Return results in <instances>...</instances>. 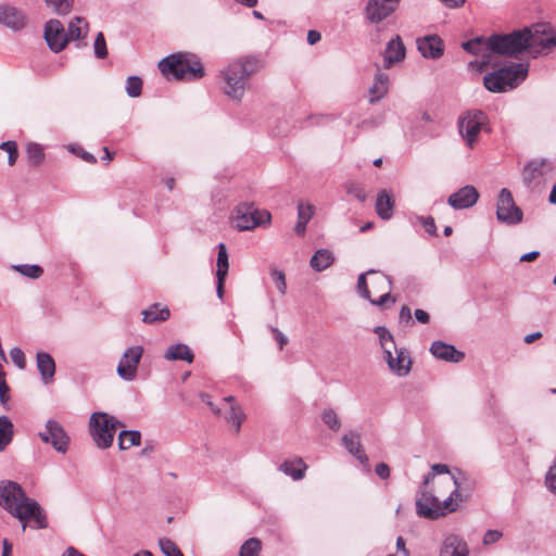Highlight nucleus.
I'll list each match as a JSON object with an SVG mask.
<instances>
[{"label": "nucleus", "mask_w": 556, "mask_h": 556, "mask_svg": "<svg viewBox=\"0 0 556 556\" xmlns=\"http://www.w3.org/2000/svg\"><path fill=\"white\" fill-rule=\"evenodd\" d=\"M0 507L22 522V531L27 526L39 530L48 527L47 514L40 504L28 497L17 482L0 481Z\"/></svg>", "instance_id": "nucleus-1"}, {"label": "nucleus", "mask_w": 556, "mask_h": 556, "mask_svg": "<svg viewBox=\"0 0 556 556\" xmlns=\"http://www.w3.org/2000/svg\"><path fill=\"white\" fill-rule=\"evenodd\" d=\"M467 480L463 471H458V476L444 477L441 484L452 490L443 501H440L439 496L429 491V489L419 488L416 500L418 516L435 520L448 513L455 511L458 507L457 501L462 502L468 496V494H465L468 488L464 486Z\"/></svg>", "instance_id": "nucleus-2"}, {"label": "nucleus", "mask_w": 556, "mask_h": 556, "mask_svg": "<svg viewBox=\"0 0 556 556\" xmlns=\"http://www.w3.org/2000/svg\"><path fill=\"white\" fill-rule=\"evenodd\" d=\"M258 68V60L247 58L230 63L224 71L222 77L225 81L224 92L233 100H241L251 76Z\"/></svg>", "instance_id": "nucleus-3"}, {"label": "nucleus", "mask_w": 556, "mask_h": 556, "mask_svg": "<svg viewBox=\"0 0 556 556\" xmlns=\"http://www.w3.org/2000/svg\"><path fill=\"white\" fill-rule=\"evenodd\" d=\"M356 287L359 296L372 305L382 306L389 300L395 302L391 296L392 280L379 270L368 269L358 275Z\"/></svg>", "instance_id": "nucleus-4"}, {"label": "nucleus", "mask_w": 556, "mask_h": 556, "mask_svg": "<svg viewBox=\"0 0 556 556\" xmlns=\"http://www.w3.org/2000/svg\"><path fill=\"white\" fill-rule=\"evenodd\" d=\"M163 75L176 79L198 80L204 76V68L198 55L189 52L173 53L159 62Z\"/></svg>", "instance_id": "nucleus-5"}, {"label": "nucleus", "mask_w": 556, "mask_h": 556, "mask_svg": "<svg viewBox=\"0 0 556 556\" xmlns=\"http://www.w3.org/2000/svg\"><path fill=\"white\" fill-rule=\"evenodd\" d=\"M374 332L379 337L389 369L399 377L407 376L412 367L409 354L404 349H397L393 336L386 327L377 326Z\"/></svg>", "instance_id": "nucleus-6"}, {"label": "nucleus", "mask_w": 556, "mask_h": 556, "mask_svg": "<svg viewBox=\"0 0 556 556\" xmlns=\"http://www.w3.org/2000/svg\"><path fill=\"white\" fill-rule=\"evenodd\" d=\"M530 28L514 30L509 34H493L490 36L491 51L495 55L518 58L529 48Z\"/></svg>", "instance_id": "nucleus-7"}, {"label": "nucleus", "mask_w": 556, "mask_h": 556, "mask_svg": "<svg viewBox=\"0 0 556 556\" xmlns=\"http://www.w3.org/2000/svg\"><path fill=\"white\" fill-rule=\"evenodd\" d=\"M118 427H123V425L106 413H92L89 419V434L96 446L102 450L112 446Z\"/></svg>", "instance_id": "nucleus-8"}, {"label": "nucleus", "mask_w": 556, "mask_h": 556, "mask_svg": "<svg viewBox=\"0 0 556 556\" xmlns=\"http://www.w3.org/2000/svg\"><path fill=\"white\" fill-rule=\"evenodd\" d=\"M489 117L482 110H470L458 119V131L467 147L473 148L479 134L486 128Z\"/></svg>", "instance_id": "nucleus-9"}, {"label": "nucleus", "mask_w": 556, "mask_h": 556, "mask_svg": "<svg viewBox=\"0 0 556 556\" xmlns=\"http://www.w3.org/2000/svg\"><path fill=\"white\" fill-rule=\"evenodd\" d=\"M270 214L267 211H258L253 204L241 203L232 213V224L239 231L252 230L255 227L269 223Z\"/></svg>", "instance_id": "nucleus-10"}, {"label": "nucleus", "mask_w": 556, "mask_h": 556, "mask_svg": "<svg viewBox=\"0 0 556 556\" xmlns=\"http://www.w3.org/2000/svg\"><path fill=\"white\" fill-rule=\"evenodd\" d=\"M530 28L528 50L533 58L549 52L556 47V29L548 24H535Z\"/></svg>", "instance_id": "nucleus-11"}, {"label": "nucleus", "mask_w": 556, "mask_h": 556, "mask_svg": "<svg viewBox=\"0 0 556 556\" xmlns=\"http://www.w3.org/2000/svg\"><path fill=\"white\" fill-rule=\"evenodd\" d=\"M496 218L500 223L514 226L522 222L523 212L515 203L513 193L507 188L501 189L496 203Z\"/></svg>", "instance_id": "nucleus-12"}, {"label": "nucleus", "mask_w": 556, "mask_h": 556, "mask_svg": "<svg viewBox=\"0 0 556 556\" xmlns=\"http://www.w3.org/2000/svg\"><path fill=\"white\" fill-rule=\"evenodd\" d=\"M554 165L548 159H534L522 169V181L529 189L540 187L552 175Z\"/></svg>", "instance_id": "nucleus-13"}, {"label": "nucleus", "mask_w": 556, "mask_h": 556, "mask_svg": "<svg viewBox=\"0 0 556 556\" xmlns=\"http://www.w3.org/2000/svg\"><path fill=\"white\" fill-rule=\"evenodd\" d=\"M42 442L51 444L59 453L65 454L70 445V437L60 422L49 419L43 431L38 433Z\"/></svg>", "instance_id": "nucleus-14"}, {"label": "nucleus", "mask_w": 556, "mask_h": 556, "mask_svg": "<svg viewBox=\"0 0 556 556\" xmlns=\"http://www.w3.org/2000/svg\"><path fill=\"white\" fill-rule=\"evenodd\" d=\"M142 355L143 348L141 345L130 346L124 352L116 369L121 379L125 381L135 380Z\"/></svg>", "instance_id": "nucleus-15"}, {"label": "nucleus", "mask_w": 556, "mask_h": 556, "mask_svg": "<svg viewBox=\"0 0 556 556\" xmlns=\"http://www.w3.org/2000/svg\"><path fill=\"white\" fill-rule=\"evenodd\" d=\"M399 2L400 0H368L365 16L370 23L378 24L396 10Z\"/></svg>", "instance_id": "nucleus-16"}, {"label": "nucleus", "mask_w": 556, "mask_h": 556, "mask_svg": "<svg viewBox=\"0 0 556 556\" xmlns=\"http://www.w3.org/2000/svg\"><path fill=\"white\" fill-rule=\"evenodd\" d=\"M45 39L53 52L62 51L68 42L65 28L59 20H50L46 23Z\"/></svg>", "instance_id": "nucleus-17"}, {"label": "nucleus", "mask_w": 556, "mask_h": 556, "mask_svg": "<svg viewBox=\"0 0 556 556\" xmlns=\"http://www.w3.org/2000/svg\"><path fill=\"white\" fill-rule=\"evenodd\" d=\"M26 24L27 17L21 9L10 3H0V25L17 31L23 29Z\"/></svg>", "instance_id": "nucleus-18"}, {"label": "nucleus", "mask_w": 556, "mask_h": 556, "mask_svg": "<svg viewBox=\"0 0 556 556\" xmlns=\"http://www.w3.org/2000/svg\"><path fill=\"white\" fill-rule=\"evenodd\" d=\"M500 70H505L503 74V87L505 92L517 88L528 76L529 63H510Z\"/></svg>", "instance_id": "nucleus-19"}, {"label": "nucleus", "mask_w": 556, "mask_h": 556, "mask_svg": "<svg viewBox=\"0 0 556 556\" xmlns=\"http://www.w3.org/2000/svg\"><path fill=\"white\" fill-rule=\"evenodd\" d=\"M479 199L478 190L467 185L447 198V204L454 210H466L473 206Z\"/></svg>", "instance_id": "nucleus-20"}, {"label": "nucleus", "mask_w": 556, "mask_h": 556, "mask_svg": "<svg viewBox=\"0 0 556 556\" xmlns=\"http://www.w3.org/2000/svg\"><path fill=\"white\" fill-rule=\"evenodd\" d=\"M406 48L402 38L396 35L388 43L382 53L383 68L389 70L405 59Z\"/></svg>", "instance_id": "nucleus-21"}, {"label": "nucleus", "mask_w": 556, "mask_h": 556, "mask_svg": "<svg viewBox=\"0 0 556 556\" xmlns=\"http://www.w3.org/2000/svg\"><path fill=\"white\" fill-rule=\"evenodd\" d=\"M417 49L426 59H439L444 53L442 39L437 35H428L417 39Z\"/></svg>", "instance_id": "nucleus-22"}, {"label": "nucleus", "mask_w": 556, "mask_h": 556, "mask_svg": "<svg viewBox=\"0 0 556 556\" xmlns=\"http://www.w3.org/2000/svg\"><path fill=\"white\" fill-rule=\"evenodd\" d=\"M462 48L471 54L479 55L482 58L480 68L486 66L491 61V56L493 55V52L491 51L490 47V37H476L473 39L463 42Z\"/></svg>", "instance_id": "nucleus-23"}, {"label": "nucleus", "mask_w": 556, "mask_h": 556, "mask_svg": "<svg viewBox=\"0 0 556 556\" xmlns=\"http://www.w3.org/2000/svg\"><path fill=\"white\" fill-rule=\"evenodd\" d=\"M430 353L438 359L459 363L465 358V353L458 351L454 345L437 340L430 346Z\"/></svg>", "instance_id": "nucleus-24"}, {"label": "nucleus", "mask_w": 556, "mask_h": 556, "mask_svg": "<svg viewBox=\"0 0 556 556\" xmlns=\"http://www.w3.org/2000/svg\"><path fill=\"white\" fill-rule=\"evenodd\" d=\"M36 365L43 383L53 381L55 375V362L47 352H38L36 354Z\"/></svg>", "instance_id": "nucleus-25"}, {"label": "nucleus", "mask_w": 556, "mask_h": 556, "mask_svg": "<svg viewBox=\"0 0 556 556\" xmlns=\"http://www.w3.org/2000/svg\"><path fill=\"white\" fill-rule=\"evenodd\" d=\"M440 556H468V548L460 538L451 534L443 541Z\"/></svg>", "instance_id": "nucleus-26"}, {"label": "nucleus", "mask_w": 556, "mask_h": 556, "mask_svg": "<svg viewBox=\"0 0 556 556\" xmlns=\"http://www.w3.org/2000/svg\"><path fill=\"white\" fill-rule=\"evenodd\" d=\"M394 204L392 193L386 189L381 190L375 204L377 215L383 220H389L393 215Z\"/></svg>", "instance_id": "nucleus-27"}, {"label": "nucleus", "mask_w": 556, "mask_h": 556, "mask_svg": "<svg viewBox=\"0 0 556 556\" xmlns=\"http://www.w3.org/2000/svg\"><path fill=\"white\" fill-rule=\"evenodd\" d=\"M343 446L351 453L359 463L366 464L368 457L365 454L359 441V434L356 432L345 433L342 439Z\"/></svg>", "instance_id": "nucleus-28"}, {"label": "nucleus", "mask_w": 556, "mask_h": 556, "mask_svg": "<svg viewBox=\"0 0 556 556\" xmlns=\"http://www.w3.org/2000/svg\"><path fill=\"white\" fill-rule=\"evenodd\" d=\"M142 320L146 324H154L167 320L170 316V312L167 306H164L161 303H154L147 309L142 311Z\"/></svg>", "instance_id": "nucleus-29"}, {"label": "nucleus", "mask_w": 556, "mask_h": 556, "mask_svg": "<svg viewBox=\"0 0 556 556\" xmlns=\"http://www.w3.org/2000/svg\"><path fill=\"white\" fill-rule=\"evenodd\" d=\"M164 358L167 361H186L188 363H192L194 355L188 345L177 343L167 348Z\"/></svg>", "instance_id": "nucleus-30"}, {"label": "nucleus", "mask_w": 556, "mask_h": 556, "mask_svg": "<svg viewBox=\"0 0 556 556\" xmlns=\"http://www.w3.org/2000/svg\"><path fill=\"white\" fill-rule=\"evenodd\" d=\"M307 466L303 462L302 458H294L290 460H285L279 469L287 476L291 477L293 480H301L304 478V472Z\"/></svg>", "instance_id": "nucleus-31"}, {"label": "nucleus", "mask_w": 556, "mask_h": 556, "mask_svg": "<svg viewBox=\"0 0 556 556\" xmlns=\"http://www.w3.org/2000/svg\"><path fill=\"white\" fill-rule=\"evenodd\" d=\"M389 75L386 73H377L372 83V86L369 89L370 93V102H376L380 100L389 90Z\"/></svg>", "instance_id": "nucleus-32"}, {"label": "nucleus", "mask_w": 556, "mask_h": 556, "mask_svg": "<svg viewBox=\"0 0 556 556\" xmlns=\"http://www.w3.org/2000/svg\"><path fill=\"white\" fill-rule=\"evenodd\" d=\"M505 70H496L491 73H488L483 77V86L486 90L494 93H503L505 92V88L503 87V74H505Z\"/></svg>", "instance_id": "nucleus-33"}, {"label": "nucleus", "mask_w": 556, "mask_h": 556, "mask_svg": "<svg viewBox=\"0 0 556 556\" xmlns=\"http://www.w3.org/2000/svg\"><path fill=\"white\" fill-rule=\"evenodd\" d=\"M89 26L87 21L84 17L76 16L74 17L67 28V38L68 41L71 40H79L81 38H85L88 33Z\"/></svg>", "instance_id": "nucleus-34"}, {"label": "nucleus", "mask_w": 556, "mask_h": 556, "mask_svg": "<svg viewBox=\"0 0 556 556\" xmlns=\"http://www.w3.org/2000/svg\"><path fill=\"white\" fill-rule=\"evenodd\" d=\"M334 257L327 249H320L315 252L311 258V267L316 271H323L332 265Z\"/></svg>", "instance_id": "nucleus-35"}, {"label": "nucleus", "mask_w": 556, "mask_h": 556, "mask_svg": "<svg viewBox=\"0 0 556 556\" xmlns=\"http://www.w3.org/2000/svg\"><path fill=\"white\" fill-rule=\"evenodd\" d=\"M13 435V422L8 416H0V452H3L7 448V446L12 442Z\"/></svg>", "instance_id": "nucleus-36"}, {"label": "nucleus", "mask_w": 556, "mask_h": 556, "mask_svg": "<svg viewBox=\"0 0 556 556\" xmlns=\"http://www.w3.org/2000/svg\"><path fill=\"white\" fill-rule=\"evenodd\" d=\"M141 442V433L137 430H123L118 434V447L128 450L131 446L139 445Z\"/></svg>", "instance_id": "nucleus-37"}, {"label": "nucleus", "mask_w": 556, "mask_h": 556, "mask_svg": "<svg viewBox=\"0 0 556 556\" xmlns=\"http://www.w3.org/2000/svg\"><path fill=\"white\" fill-rule=\"evenodd\" d=\"M13 270L29 279H38L43 274V268L36 264H17L12 266Z\"/></svg>", "instance_id": "nucleus-38"}, {"label": "nucleus", "mask_w": 556, "mask_h": 556, "mask_svg": "<svg viewBox=\"0 0 556 556\" xmlns=\"http://www.w3.org/2000/svg\"><path fill=\"white\" fill-rule=\"evenodd\" d=\"M437 475H446V477L455 476L454 473H451L447 465L434 464L431 466V471L424 476L422 483L419 488L428 489V485L434 480Z\"/></svg>", "instance_id": "nucleus-39"}, {"label": "nucleus", "mask_w": 556, "mask_h": 556, "mask_svg": "<svg viewBox=\"0 0 556 556\" xmlns=\"http://www.w3.org/2000/svg\"><path fill=\"white\" fill-rule=\"evenodd\" d=\"M225 418L227 422L231 424L235 427V431L239 432L241 425L245 419V415L239 405H230L229 412Z\"/></svg>", "instance_id": "nucleus-40"}, {"label": "nucleus", "mask_w": 556, "mask_h": 556, "mask_svg": "<svg viewBox=\"0 0 556 556\" xmlns=\"http://www.w3.org/2000/svg\"><path fill=\"white\" fill-rule=\"evenodd\" d=\"M218 254H217V270L216 276H227L229 262H228V252L226 245L224 243H219L217 245Z\"/></svg>", "instance_id": "nucleus-41"}, {"label": "nucleus", "mask_w": 556, "mask_h": 556, "mask_svg": "<svg viewBox=\"0 0 556 556\" xmlns=\"http://www.w3.org/2000/svg\"><path fill=\"white\" fill-rule=\"evenodd\" d=\"M261 549V540L257 538H251L241 545L239 556H257Z\"/></svg>", "instance_id": "nucleus-42"}, {"label": "nucleus", "mask_w": 556, "mask_h": 556, "mask_svg": "<svg viewBox=\"0 0 556 556\" xmlns=\"http://www.w3.org/2000/svg\"><path fill=\"white\" fill-rule=\"evenodd\" d=\"M320 418L323 422L332 431H338L341 428V420L332 408L323 410Z\"/></svg>", "instance_id": "nucleus-43"}, {"label": "nucleus", "mask_w": 556, "mask_h": 556, "mask_svg": "<svg viewBox=\"0 0 556 556\" xmlns=\"http://www.w3.org/2000/svg\"><path fill=\"white\" fill-rule=\"evenodd\" d=\"M46 4L59 15H66L73 8L74 0H45Z\"/></svg>", "instance_id": "nucleus-44"}, {"label": "nucleus", "mask_w": 556, "mask_h": 556, "mask_svg": "<svg viewBox=\"0 0 556 556\" xmlns=\"http://www.w3.org/2000/svg\"><path fill=\"white\" fill-rule=\"evenodd\" d=\"M142 91V79L139 76H129L126 80V92L130 98H137Z\"/></svg>", "instance_id": "nucleus-45"}, {"label": "nucleus", "mask_w": 556, "mask_h": 556, "mask_svg": "<svg viewBox=\"0 0 556 556\" xmlns=\"http://www.w3.org/2000/svg\"><path fill=\"white\" fill-rule=\"evenodd\" d=\"M159 546L165 556H184L176 543L167 538L160 539Z\"/></svg>", "instance_id": "nucleus-46"}, {"label": "nucleus", "mask_w": 556, "mask_h": 556, "mask_svg": "<svg viewBox=\"0 0 556 556\" xmlns=\"http://www.w3.org/2000/svg\"><path fill=\"white\" fill-rule=\"evenodd\" d=\"M27 155L29 161L35 165L40 164L45 159L43 150L38 143H29L27 146Z\"/></svg>", "instance_id": "nucleus-47"}, {"label": "nucleus", "mask_w": 556, "mask_h": 556, "mask_svg": "<svg viewBox=\"0 0 556 556\" xmlns=\"http://www.w3.org/2000/svg\"><path fill=\"white\" fill-rule=\"evenodd\" d=\"M270 276L276 285L278 292L285 295L287 292L286 275L282 270L277 268H270Z\"/></svg>", "instance_id": "nucleus-48"}, {"label": "nucleus", "mask_w": 556, "mask_h": 556, "mask_svg": "<svg viewBox=\"0 0 556 556\" xmlns=\"http://www.w3.org/2000/svg\"><path fill=\"white\" fill-rule=\"evenodd\" d=\"M94 55L98 59H105L108 56L106 41L103 33H98L93 43Z\"/></svg>", "instance_id": "nucleus-49"}, {"label": "nucleus", "mask_w": 556, "mask_h": 556, "mask_svg": "<svg viewBox=\"0 0 556 556\" xmlns=\"http://www.w3.org/2000/svg\"><path fill=\"white\" fill-rule=\"evenodd\" d=\"M0 149L7 152L9 165H14L18 156L16 142L11 140L4 141L0 144Z\"/></svg>", "instance_id": "nucleus-50"}, {"label": "nucleus", "mask_w": 556, "mask_h": 556, "mask_svg": "<svg viewBox=\"0 0 556 556\" xmlns=\"http://www.w3.org/2000/svg\"><path fill=\"white\" fill-rule=\"evenodd\" d=\"M314 215V206L309 203L298 204V222L308 223Z\"/></svg>", "instance_id": "nucleus-51"}, {"label": "nucleus", "mask_w": 556, "mask_h": 556, "mask_svg": "<svg viewBox=\"0 0 556 556\" xmlns=\"http://www.w3.org/2000/svg\"><path fill=\"white\" fill-rule=\"evenodd\" d=\"M12 362L20 368L24 369L26 366L25 354L20 348H13L10 351Z\"/></svg>", "instance_id": "nucleus-52"}, {"label": "nucleus", "mask_w": 556, "mask_h": 556, "mask_svg": "<svg viewBox=\"0 0 556 556\" xmlns=\"http://www.w3.org/2000/svg\"><path fill=\"white\" fill-rule=\"evenodd\" d=\"M68 150L88 163L94 164L97 162L96 156L85 151L80 146H70Z\"/></svg>", "instance_id": "nucleus-53"}, {"label": "nucleus", "mask_w": 556, "mask_h": 556, "mask_svg": "<svg viewBox=\"0 0 556 556\" xmlns=\"http://www.w3.org/2000/svg\"><path fill=\"white\" fill-rule=\"evenodd\" d=\"M418 220L422 224V226L425 227V230L430 236H434L437 233V226H435L433 217H431V216H427V217L419 216Z\"/></svg>", "instance_id": "nucleus-54"}, {"label": "nucleus", "mask_w": 556, "mask_h": 556, "mask_svg": "<svg viewBox=\"0 0 556 556\" xmlns=\"http://www.w3.org/2000/svg\"><path fill=\"white\" fill-rule=\"evenodd\" d=\"M502 538V532L498 530H488L483 535V544L490 545L497 542Z\"/></svg>", "instance_id": "nucleus-55"}, {"label": "nucleus", "mask_w": 556, "mask_h": 556, "mask_svg": "<svg viewBox=\"0 0 556 556\" xmlns=\"http://www.w3.org/2000/svg\"><path fill=\"white\" fill-rule=\"evenodd\" d=\"M269 330L274 334V338L277 341L279 349L282 350L283 346L288 343V338L276 327L269 326Z\"/></svg>", "instance_id": "nucleus-56"}, {"label": "nucleus", "mask_w": 556, "mask_h": 556, "mask_svg": "<svg viewBox=\"0 0 556 556\" xmlns=\"http://www.w3.org/2000/svg\"><path fill=\"white\" fill-rule=\"evenodd\" d=\"M10 388L7 384L5 380H0V403L2 405H5L9 401V393Z\"/></svg>", "instance_id": "nucleus-57"}, {"label": "nucleus", "mask_w": 556, "mask_h": 556, "mask_svg": "<svg viewBox=\"0 0 556 556\" xmlns=\"http://www.w3.org/2000/svg\"><path fill=\"white\" fill-rule=\"evenodd\" d=\"M375 471L381 479H388L390 477V468L386 463H379Z\"/></svg>", "instance_id": "nucleus-58"}, {"label": "nucleus", "mask_w": 556, "mask_h": 556, "mask_svg": "<svg viewBox=\"0 0 556 556\" xmlns=\"http://www.w3.org/2000/svg\"><path fill=\"white\" fill-rule=\"evenodd\" d=\"M396 549L400 556H409V551L405 546V541L402 536L396 539Z\"/></svg>", "instance_id": "nucleus-59"}, {"label": "nucleus", "mask_w": 556, "mask_h": 556, "mask_svg": "<svg viewBox=\"0 0 556 556\" xmlns=\"http://www.w3.org/2000/svg\"><path fill=\"white\" fill-rule=\"evenodd\" d=\"M414 315H415V318L417 319V321H419L421 324H427L430 320L429 314L424 309H420V308L415 309Z\"/></svg>", "instance_id": "nucleus-60"}, {"label": "nucleus", "mask_w": 556, "mask_h": 556, "mask_svg": "<svg viewBox=\"0 0 556 556\" xmlns=\"http://www.w3.org/2000/svg\"><path fill=\"white\" fill-rule=\"evenodd\" d=\"M217 277V285H216V294L218 299H223L224 296V282L226 276H216Z\"/></svg>", "instance_id": "nucleus-61"}, {"label": "nucleus", "mask_w": 556, "mask_h": 556, "mask_svg": "<svg viewBox=\"0 0 556 556\" xmlns=\"http://www.w3.org/2000/svg\"><path fill=\"white\" fill-rule=\"evenodd\" d=\"M320 33L317 30H309L307 33V42L312 46L317 43L320 40Z\"/></svg>", "instance_id": "nucleus-62"}, {"label": "nucleus", "mask_w": 556, "mask_h": 556, "mask_svg": "<svg viewBox=\"0 0 556 556\" xmlns=\"http://www.w3.org/2000/svg\"><path fill=\"white\" fill-rule=\"evenodd\" d=\"M540 255L539 251H531L520 256V262H532Z\"/></svg>", "instance_id": "nucleus-63"}, {"label": "nucleus", "mask_w": 556, "mask_h": 556, "mask_svg": "<svg viewBox=\"0 0 556 556\" xmlns=\"http://www.w3.org/2000/svg\"><path fill=\"white\" fill-rule=\"evenodd\" d=\"M12 544L9 542L8 539H4L2 541V556H11L12 553Z\"/></svg>", "instance_id": "nucleus-64"}]
</instances>
